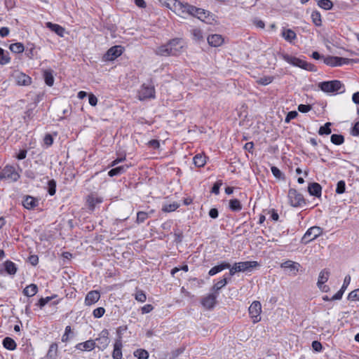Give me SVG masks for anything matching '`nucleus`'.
I'll return each instance as SVG.
<instances>
[{"mask_svg":"<svg viewBox=\"0 0 359 359\" xmlns=\"http://www.w3.org/2000/svg\"><path fill=\"white\" fill-rule=\"evenodd\" d=\"M149 217V213L144 211H139L137 212V217L135 222L137 224L144 223Z\"/></svg>","mask_w":359,"mask_h":359,"instance_id":"49530a36","label":"nucleus"},{"mask_svg":"<svg viewBox=\"0 0 359 359\" xmlns=\"http://www.w3.org/2000/svg\"><path fill=\"white\" fill-rule=\"evenodd\" d=\"M128 168L129 165H122L114 167L108 172V175L111 177L121 175L126 172Z\"/></svg>","mask_w":359,"mask_h":359,"instance_id":"bb28decb","label":"nucleus"},{"mask_svg":"<svg viewBox=\"0 0 359 359\" xmlns=\"http://www.w3.org/2000/svg\"><path fill=\"white\" fill-rule=\"evenodd\" d=\"M287 196L290 205L294 208L302 207L306 205V199L304 196L295 189L290 188Z\"/></svg>","mask_w":359,"mask_h":359,"instance_id":"423d86ee","label":"nucleus"},{"mask_svg":"<svg viewBox=\"0 0 359 359\" xmlns=\"http://www.w3.org/2000/svg\"><path fill=\"white\" fill-rule=\"evenodd\" d=\"M300 264L297 262H294L291 260H287L281 264L280 267L283 269H288L294 276L297 275V273L299 271L300 267Z\"/></svg>","mask_w":359,"mask_h":359,"instance_id":"5701e85b","label":"nucleus"},{"mask_svg":"<svg viewBox=\"0 0 359 359\" xmlns=\"http://www.w3.org/2000/svg\"><path fill=\"white\" fill-rule=\"evenodd\" d=\"M273 81V76H264L262 78H260L258 83L262 86H267L272 83Z\"/></svg>","mask_w":359,"mask_h":359,"instance_id":"0e129e2a","label":"nucleus"},{"mask_svg":"<svg viewBox=\"0 0 359 359\" xmlns=\"http://www.w3.org/2000/svg\"><path fill=\"white\" fill-rule=\"evenodd\" d=\"M135 299L141 303H143L147 299V296L145 292L143 290H136L135 294Z\"/></svg>","mask_w":359,"mask_h":359,"instance_id":"6e6d98bb","label":"nucleus"},{"mask_svg":"<svg viewBox=\"0 0 359 359\" xmlns=\"http://www.w3.org/2000/svg\"><path fill=\"white\" fill-rule=\"evenodd\" d=\"M100 298V292L98 290H91L88 292L85 297V304L86 306H90L96 302Z\"/></svg>","mask_w":359,"mask_h":359,"instance_id":"f3484780","label":"nucleus"},{"mask_svg":"<svg viewBox=\"0 0 359 359\" xmlns=\"http://www.w3.org/2000/svg\"><path fill=\"white\" fill-rule=\"evenodd\" d=\"M122 346L123 344L119 342H114V350L112 352V358L113 359H121L122 354Z\"/></svg>","mask_w":359,"mask_h":359,"instance_id":"f704fd0d","label":"nucleus"},{"mask_svg":"<svg viewBox=\"0 0 359 359\" xmlns=\"http://www.w3.org/2000/svg\"><path fill=\"white\" fill-rule=\"evenodd\" d=\"M323 233V228L317 226H311L307 229L304 235L302 236L301 243L306 245L316 239L318 236H321Z\"/></svg>","mask_w":359,"mask_h":359,"instance_id":"0eeeda50","label":"nucleus"},{"mask_svg":"<svg viewBox=\"0 0 359 359\" xmlns=\"http://www.w3.org/2000/svg\"><path fill=\"white\" fill-rule=\"evenodd\" d=\"M185 350L184 347H180L175 350H173L170 353V359H175L177 358L180 355H181Z\"/></svg>","mask_w":359,"mask_h":359,"instance_id":"e2e57ef3","label":"nucleus"},{"mask_svg":"<svg viewBox=\"0 0 359 359\" xmlns=\"http://www.w3.org/2000/svg\"><path fill=\"white\" fill-rule=\"evenodd\" d=\"M14 78L18 86H27L30 85L32 83V78L22 72H17L14 75Z\"/></svg>","mask_w":359,"mask_h":359,"instance_id":"2eb2a0df","label":"nucleus"},{"mask_svg":"<svg viewBox=\"0 0 359 359\" xmlns=\"http://www.w3.org/2000/svg\"><path fill=\"white\" fill-rule=\"evenodd\" d=\"M43 77L45 81V83L51 87L53 86L54 83V76H53V70L49 69H45L43 72Z\"/></svg>","mask_w":359,"mask_h":359,"instance_id":"cd10ccee","label":"nucleus"},{"mask_svg":"<svg viewBox=\"0 0 359 359\" xmlns=\"http://www.w3.org/2000/svg\"><path fill=\"white\" fill-rule=\"evenodd\" d=\"M105 309L103 307H98L93 311V315L95 318H100L104 316Z\"/></svg>","mask_w":359,"mask_h":359,"instance_id":"680f3d73","label":"nucleus"},{"mask_svg":"<svg viewBox=\"0 0 359 359\" xmlns=\"http://www.w3.org/2000/svg\"><path fill=\"white\" fill-rule=\"evenodd\" d=\"M138 99L141 101L154 99L156 97V90L151 80L150 83H143L138 91Z\"/></svg>","mask_w":359,"mask_h":359,"instance_id":"39448f33","label":"nucleus"},{"mask_svg":"<svg viewBox=\"0 0 359 359\" xmlns=\"http://www.w3.org/2000/svg\"><path fill=\"white\" fill-rule=\"evenodd\" d=\"M58 350V344L56 342L52 343L48 348V351L43 358L44 359H56L57 353Z\"/></svg>","mask_w":359,"mask_h":359,"instance_id":"c756f323","label":"nucleus"},{"mask_svg":"<svg viewBox=\"0 0 359 359\" xmlns=\"http://www.w3.org/2000/svg\"><path fill=\"white\" fill-rule=\"evenodd\" d=\"M191 34L193 36V39L196 41H201L203 39V32L200 29H194L191 31Z\"/></svg>","mask_w":359,"mask_h":359,"instance_id":"4d7b16f0","label":"nucleus"},{"mask_svg":"<svg viewBox=\"0 0 359 359\" xmlns=\"http://www.w3.org/2000/svg\"><path fill=\"white\" fill-rule=\"evenodd\" d=\"M39 291L38 286L32 283L29 285H27L22 291V293L25 296L31 297L34 296Z\"/></svg>","mask_w":359,"mask_h":359,"instance_id":"7c9ffc66","label":"nucleus"},{"mask_svg":"<svg viewBox=\"0 0 359 359\" xmlns=\"http://www.w3.org/2000/svg\"><path fill=\"white\" fill-rule=\"evenodd\" d=\"M281 57L285 62L294 67H297L311 72H316L318 71L316 66L313 64L308 62L295 56L290 55L287 53H282Z\"/></svg>","mask_w":359,"mask_h":359,"instance_id":"f257e3e1","label":"nucleus"},{"mask_svg":"<svg viewBox=\"0 0 359 359\" xmlns=\"http://www.w3.org/2000/svg\"><path fill=\"white\" fill-rule=\"evenodd\" d=\"M230 266L231 264L229 263L226 262H222L219 264L211 268L208 271V275L210 276H213L224 269H229Z\"/></svg>","mask_w":359,"mask_h":359,"instance_id":"b1692460","label":"nucleus"},{"mask_svg":"<svg viewBox=\"0 0 359 359\" xmlns=\"http://www.w3.org/2000/svg\"><path fill=\"white\" fill-rule=\"evenodd\" d=\"M344 136L341 134H332L330 137V141L335 145H341L344 142Z\"/></svg>","mask_w":359,"mask_h":359,"instance_id":"c03bdc74","label":"nucleus"},{"mask_svg":"<svg viewBox=\"0 0 359 359\" xmlns=\"http://www.w3.org/2000/svg\"><path fill=\"white\" fill-rule=\"evenodd\" d=\"M297 116L298 113L296 111H290L287 114L285 118V122L288 123L291 121V120L294 119Z\"/></svg>","mask_w":359,"mask_h":359,"instance_id":"69168bd1","label":"nucleus"},{"mask_svg":"<svg viewBox=\"0 0 359 359\" xmlns=\"http://www.w3.org/2000/svg\"><path fill=\"white\" fill-rule=\"evenodd\" d=\"M20 178V175L11 165H6L0 169V181L5 180L8 182H15Z\"/></svg>","mask_w":359,"mask_h":359,"instance_id":"7ed1b4c3","label":"nucleus"},{"mask_svg":"<svg viewBox=\"0 0 359 359\" xmlns=\"http://www.w3.org/2000/svg\"><path fill=\"white\" fill-rule=\"evenodd\" d=\"M9 49L14 53H21L25 50V47L23 43L18 42L11 44Z\"/></svg>","mask_w":359,"mask_h":359,"instance_id":"37998d69","label":"nucleus"},{"mask_svg":"<svg viewBox=\"0 0 359 359\" xmlns=\"http://www.w3.org/2000/svg\"><path fill=\"white\" fill-rule=\"evenodd\" d=\"M217 294L212 292L208 294L207 296L203 297L201 299V305L208 310H212L217 304Z\"/></svg>","mask_w":359,"mask_h":359,"instance_id":"4468645a","label":"nucleus"},{"mask_svg":"<svg viewBox=\"0 0 359 359\" xmlns=\"http://www.w3.org/2000/svg\"><path fill=\"white\" fill-rule=\"evenodd\" d=\"M308 192L310 196L320 198L322 194V187L318 182H310L308 184Z\"/></svg>","mask_w":359,"mask_h":359,"instance_id":"a211bd4d","label":"nucleus"},{"mask_svg":"<svg viewBox=\"0 0 359 359\" xmlns=\"http://www.w3.org/2000/svg\"><path fill=\"white\" fill-rule=\"evenodd\" d=\"M207 40L208 44L212 47H219L224 43L223 36L217 34L209 35Z\"/></svg>","mask_w":359,"mask_h":359,"instance_id":"aec40b11","label":"nucleus"},{"mask_svg":"<svg viewBox=\"0 0 359 359\" xmlns=\"http://www.w3.org/2000/svg\"><path fill=\"white\" fill-rule=\"evenodd\" d=\"M339 57L338 56H332L328 55L324 58V63L330 67H341V63H340Z\"/></svg>","mask_w":359,"mask_h":359,"instance_id":"2f4dec72","label":"nucleus"},{"mask_svg":"<svg viewBox=\"0 0 359 359\" xmlns=\"http://www.w3.org/2000/svg\"><path fill=\"white\" fill-rule=\"evenodd\" d=\"M40 102V98L39 96L35 99L33 103L29 104L27 106V109L25 111L24 120L25 121H31L34 117V110L36 107L38 103Z\"/></svg>","mask_w":359,"mask_h":359,"instance_id":"dca6fc26","label":"nucleus"},{"mask_svg":"<svg viewBox=\"0 0 359 359\" xmlns=\"http://www.w3.org/2000/svg\"><path fill=\"white\" fill-rule=\"evenodd\" d=\"M56 186L57 183L54 179L48 180L47 191L50 196H54L55 194Z\"/></svg>","mask_w":359,"mask_h":359,"instance_id":"864d4df0","label":"nucleus"},{"mask_svg":"<svg viewBox=\"0 0 359 359\" xmlns=\"http://www.w3.org/2000/svg\"><path fill=\"white\" fill-rule=\"evenodd\" d=\"M103 202V198L95 193H91L86 196V206L89 211L95 210L97 205Z\"/></svg>","mask_w":359,"mask_h":359,"instance_id":"9b49d317","label":"nucleus"},{"mask_svg":"<svg viewBox=\"0 0 359 359\" xmlns=\"http://www.w3.org/2000/svg\"><path fill=\"white\" fill-rule=\"evenodd\" d=\"M109 332L108 330L104 329L101 331V332L99 334V337L95 339V342H97V348L101 350L104 351L109 345L110 342V339L109 338Z\"/></svg>","mask_w":359,"mask_h":359,"instance_id":"f8f14e48","label":"nucleus"},{"mask_svg":"<svg viewBox=\"0 0 359 359\" xmlns=\"http://www.w3.org/2000/svg\"><path fill=\"white\" fill-rule=\"evenodd\" d=\"M11 62V57L8 51L0 48V65H5Z\"/></svg>","mask_w":359,"mask_h":359,"instance_id":"79ce46f5","label":"nucleus"},{"mask_svg":"<svg viewBox=\"0 0 359 359\" xmlns=\"http://www.w3.org/2000/svg\"><path fill=\"white\" fill-rule=\"evenodd\" d=\"M282 36L285 41L292 43L297 38L296 33L291 29H285L283 30Z\"/></svg>","mask_w":359,"mask_h":359,"instance_id":"e433bc0d","label":"nucleus"},{"mask_svg":"<svg viewBox=\"0 0 359 359\" xmlns=\"http://www.w3.org/2000/svg\"><path fill=\"white\" fill-rule=\"evenodd\" d=\"M46 27L48 28L50 31L55 33L59 36L63 37L65 29L58 24H55L51 22L46 23Z\"/></svg>","mask_w":359,"mask_h":359,"instance_id":"4be33fe9","label":"nucleus"},{"mask_svg":"<svg viewBox=\"0 0 359 359\" xmlns=\"http://www.w3.org/2000/svg\"><path fill=\"white\" fill-rule=\"evenodd\" d=\"M22 205L25 208L32 210L39 205V201L32 196H26L22 201Z\"/></svg>","mask_w":359,"mask_h":359,"instance_id":"412c9836","label":"nucleus"},{"mask_svg":"<svg viewBox=\"0 0 359 359\" xmlns=\"http://www.w3.org/2000/svg\"><path fill=\"white\" fill-rule=\"evenodd\" d=\"M243 205L241 201L237 198L230 199L229 201V208L232 212H239L242 210Z\"/></svg>","mask_w":359,"mask_h":359,"instance_id":"c9c22d12","label":"nucleus"},{"mask_svg":"<svg viewBox=\"0 0 359 359\" xmlns=\"http://www.w3.org/2000/svg\"><path fill=\"white\" fill-rule=\"evenodd\" d=\"M197 10L198 11H195L194 17H196L198 19L204 21L205 19L207 18L208 16L209 15V11L201 8H197Z\"/></svg>","mask_w":359,"mask_h":359,"instance_id":"de8ad7c7","label":"nucleus"},{"mask_svg":"<svg viewBox=\"0 0 359 359\" xmlns=\"http://www.w3.org/2000/svg\"><path fill=\"white\" fill-rule=\"evenodd\" d=\"M4 271L10 276H14L18 271L17 265L11 260H6L4 262Z\"/></svg>","mask_w":359,"mask_h":359,"instance_id":"a878e982","label":"nucleus"},{"mask_svg":"<svg viewBox=\"0 0 359 359\" xmlns=\"http://www.w3.org/2000/svg\"><path fill=\"white\" fill-rule=\"evenodd\" d=\"M271 170L273 175L276 179L282 180H285V175L281 172V170L278 167L273 165L271 167Z\"/></svg>","mask_w":359,"mask_h":359,"instance_id":"5fc2aeb1","label":"nucleus"},{"mask_svg":"<svg viewBox=\"0 0 359 359\" xmlns=\"http://www.w3.org/2000/svg\"><path fill=\"white\" fill-rule=\"evenodd\" d=\"M74 337V334L72 330V327L70 325H67L65 327V333L62 336V342H67L69 339H72Z\"/></svg>","mask_w":359,"mask_h":359,"instance_id":"8fccbe9b","label":"nucleus"},{"mask_svg":"<svg viewBox=\"0 0 359 359\" xmlns=\"http://www.w3.org/2000/svg\"><path fill=\"white\" fill-rule=\"evenodd\" d=\"M250 317L254 323L261 320L262 305L259 301H254L248 309Z\"/></svg>","mask_w":359,"mask_h":359,"instance_id":"1a4fd4ad","label":"nucleus"},{"mask_svg":"<svg viewBox=\"0 0 359 359\" xmlns=\"http://www.w3.org/2000/svg\"><path fill=\"white\" fill-rule=\"evenodd\" d=\"M330 271L327 269H323L318 276V279L317 282V285H323V283H325L330 277Z\"/></svg>","mask_w":359,"mask_h":359,"instance_id":"4c0bfd02","label":"nucleus"},{"mask_svg":"<svg viewBox=\"0 0 359 359\" xmlns=\"http://www.w3.org/2000/svg\"><path fill=\"white\" fill-rule=\"evenodd\" d=\"M317 4L320 8L326 11L331 10L333 7V3L330 0H319Z\"/></svg>","mask_w":359,"mask_h":359,"instance_id":"09e8293b","label":"nucleus"},{"mask_svg":"<svg viewBox=\"0 0 359 359\" xmlns=\"http://www.w3.org/2000/svg\"><path fill=\"white\" fill-rule=\"evenodd\" d=\"M95 346H96L95 341H94L93 339H89L84 342H81V343L77 344L75 346V348L77 350H80L82 351H90L93 350L95 348Z\"/></svg>","mask_w":359,"mask_h":359,"instance_id":"6ab92c4d","label":"nucleus"},{"mask_svg":"<svg viewBox=\"0 0 359 359\" xmlns=\"http://www.w3.org/2000/svg\"><path fill=\"white\" fill-rule=\"evenodd\" d=\"M124 50V47L121 45L114 46L104 54L102 60L104 62L114 61L123 54Z\"/></svg>","mask_w":359,"mask_h":359,"instance_id":"6e6552de","label":"nucleus"},{"mask_svg":"<svg viewBox=\"0 0 359 359\" xmlns=\"http://www.w3.org/2000/svg\"><path fill=\"white\" fill-rule=\"evenodd\" d=\"M222 184L223 182L222 180H219L216 182H215L212 187L211 193L215 195H218L219 194V189Z\"/></svg>","mask_w":359,"mask_h":359,"instance_id":"bf43d9fd","label":"nucleus"},{"mask_svg":"<svg viewBox=\"0 0 359 359\" xmlns=\"http://www.w3.org/2000/svg\"><path fill=\"white\" fill-rule=\"evenodd\" d=\"M207 157L203 154H197L193 158V163L197 168H202L206 163Z\"/></svg>","mask_w":359,"mask_h":359,"instance_id":"72a5a7b5","label":"nucleus"},{"mask_svg":"<svg viewBox=\"0 0 359 359\" xmlns=\"http://www.w3.org/2000/svg\"><path fill=\"white\" fill-rule=\"evenodd\" d=\"M168 5L173 3L175 9L179 13V15L187 14L194 16L195 11H198L197 7L192 6L188 3H184L178 0H168Z\"/></svg>","mask_w":359,"mask_h":359,"instance_id":"20e7f679","label":"nucleus"},{"mask_svg":"<svg viewBox=\"0 0 359 359\" xmlns=\"http://www.w3.org/2000/svg\"><path fill=\"white\" fill-rule=\"evenodd\" d=\"M318 87L326 93H337L345 91L344 84L339 80L322 81L318 83Z\"/></svg>","mask_w":359,"mask_h":359,"instance_id":"f03ea898","label":"nucleus"},{"mask_svg":"<svg viewBox=\"0 0 359 359\" xmlns=\"http://www.w3.org/2000/svg\"><path fill=\"white\" fill-rule=\"evenodd\" d=\"M346 191V182L344 180H339L337 184L335 192L337 194H342Z\"/></svg>","mask_w":359,"mask_h":359,"instance_id":"13d9d810","label":"nucleus"},{"mask_svg":"<svg viewBox=\"0 0 359 359\" xmlns=\"http://www.w3.org/2000/svg\"><path fill=\"white\" fill-rule=\"evenodd\" d=\"M155 53L159 56H172L171 48L169 49L166 43L157 47Z\"/></svg>","mask_w":359,"mask_h":359,"instance_id":"473e14b6","label":"nucleus"},{"mask_svg":"<svg viewBox=\"0 0 359 359\" xmlns=\"http://www.w3.org/2000/svg\"><path fill=\"white\" fill-rule=\"evenodd\" d=\"M182 41V39L181 38H174L166 43L168 48H171L172 56H177L180 54L183 48Z\"/></svg>","mask_w":359,"mask_h":359,"instance_id":"ddd939ff","label":"nucleus"},{"mask_svg":"<svg viewBox=\"0 0 359 359\" xmlns=\"http://www.w3.org/2000/svg\"><path fill=\"white\" fill-rule=\"evenodd\" d=\"M227 283L228 280H226V278L224 276L222 279L219 280L212 287L211 291L212 292V293L217 294V296H218L219 291Z\"/></svg>","mask_w":359,"mask_h":359,"instance_id":"58836bf2","label":"nucleus"},{"mask_svg":"<svg viewBox=\"0 0 359 359\" xmlns=\"http://www.w3.org/2000/svg\"><path fill=\"white\" fill-rule=\"evenodd\" d=\"M133 355L137 359H148L149 353L145 349L138 348L134 351Z\"/></svg>","mask_w":359,"mask_h":359,"instance_id":"603ef678","label":"nucleus"},{"mask_svg":"<svg viewBox=\"0 0 359 359\" xmlns=\"http://www.w3.org/2000/svg\"><path fill=\"white\" fill-rule=\"evenodd\" d=\"M2 345L4 348L8 351H14L17 348V344L15 341L10 337H6L4 338L2 340Z\"/></svg>","mask_w":359,"mask_h":359,"instance_id":"c85d7f7f","label":"nucleus"},{"mask_svg":"<svg viewBox=\"0 0 359 359\" xmlns=\"http://www.w3.org/2000/svg\"><path fill=\"white\" fill-rule=\"evenodd\" d=\"M312 22L316 27H320L322 25V17L321 14L318 11H313L311 15Z\"/></svg>","mask_w":359,"mask_h":359,"instance_id":"a19ab883","label":"nucleus"},{"mask_svg":"<svg viewBox=\"0 0 359 359\" xmlns=\"http://www.w3.org/2000/svg\"><path fill=\"white\" fill-rule=\"evenodd\" d=\"M259 266V264L257 261L240 262L234 264V269L238 272H250L255 267Z\"/></svg>","mask_w":359,"mask_h":359,"instance_id":"9d476101","label":"nucleus"},{"mask_svg":"<svg viewBox=\"0 0 359 359\" xmlns=\"http://www.w3.org/2000/svg\"><path fill=\"white\" fill-rule=\"evenodd\" d=\"M332 123L331 122H327L323 126H321L319 128L318 131L319 135H328L332 133Z\"/></svg>","mask_w":359,"mask_h":359,"instance_id":"ea45409f","label":"nucleus"},{"mask_svg":"<svg viewBox=\"0 0 359 359\" xmlns=\"http://www.w3.org/2000/svg\"><path fill=\"white\" fill-rule=\"evenodd\" d=\"M49 302H50V299L49 297H41L40 298L38 302L35 304V305L40 309L43 308Z\"/></svg>","mask_w":359,"mask_h":359,"instance_id":"052dcab7","label":"nucleus"},{"mask_svg":"<svg viewBox=\"0 0 359 359\" xmlns=\"http://www.w3.org/2000/svg\"><path fill=\"white\" fill-rule=\"evenodd\" d=\"M127 330V325L119 326L116 329V339L115 340V342L122 343L123 334Z\"/></svg>","mask_w":359,"mask_h":359,"instance_id":"3c124183","label":"nucleus"},{"mask_svg":"<svg viewBox=\"0 0 359 359\" xmlns=\"http://www.w3.org/2000/svg\"><path fill=\"white\" fill-rule=\"evenodd\" d=\"M40 48H36L34 43H27L24 51L25 55L29 59L38 58V51Z\"/></svg>","mask_w":359,"mask_h":359,"instance_id":"393cba45","label":"nucleus"},{"mask_svg":"<svg viewBox=\"0 0 359 359\" xmlns=\"http://www.w3.org/2000/svg\"><path fill=\"white\" fill-rule=\"evenodd\" d=\"M351 134L353 136H359V121L355 122L351 128Z\"/></svg>","mask_w":359,"mask_h":359,"instance_id":"774afa93","label":"nucleus"},{"mask_svg":"<svg viewBox=\"0 0 359 359\" xmlns=\"http://www.w3.org/2000/svg\"><path fill=\"white\" fill-rule=\"evenodd\" d=\"M359 288L351 291L348 295V300L355 301L358 300Z\"/></svg>","mask_w":359,"mask_h":359,"instance_id":"338daca9","label":"nucleus"},{"mask_svg":"<svg viewBox=\"0 0 359 359\" xmlns=\"http://www.w3.org/2000/svg\"><path fill=\"white\" fill-rule=\"evenodd\" d=\"M180 205L177 203L174 202L171 204H164L162 207L161 210L163 212H170L176 210L177 208H179Z\"/></svg>","mask_w":359,"mask_h":359,"instance_id":"a18cd8bd","label":"nucleus"}]
</instances>
